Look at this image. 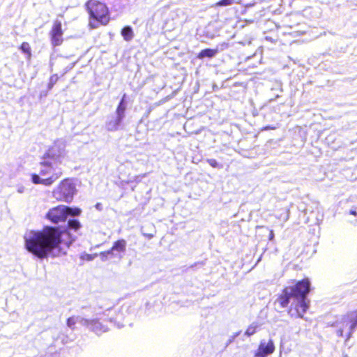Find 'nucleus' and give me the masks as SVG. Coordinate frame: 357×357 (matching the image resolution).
Instances as JSON below:
<instances>
[{"label":"nucleus","mask_w":357,"mask_h":357,"mask_svg":"<svg viewBox=\"0 0 357 357\" xmlns=\"http://www.w3.org/2000/svg\"><path fill=\"white\" fill-rule=\"evenodd\" d=\"M80 225L45 226L40 230H32L24 236L26 250L40 259H46L54 250L61 246L68 247L75 240L70 230L77 231Z\"/></svg>","instance_id":"1"},{"label":"nucleus","mask_w":357,"mask_h":357,"mask_svg":"<svg viewBox=\"0 0 357 357\" xmlns=\"http://www.w3.org/2000/svg\"><path fill=\"white\" fill-rule=\"evenodd\" d=\"M310 291V282L305 278L297 281L294 285L284 287L278 296L276 301L280 307L286 308L291 298L293 301L289 306V313H291V316L302 318L309 308L310 301L307 296Z\"/></svg>","instance_id":"2"},{"label":"nucleus","mask_w":357,"mask_h":357,"mask_svg":"<svg viewBox=\"0 0 357 357\" xmlns=\"http://www.w3.org/2000/svg\"><path fill=\"white\" fill-rule=\"evenodd\" d=\"M63 174V169L60 165L52 160L41 162L39 165V174H31V181L34 184H40L45 186H51Z\"/></svg>","instance_id":"3"},{"label":"nucleus","mask_w":357,"mask_h":357,"mask_svg":"<svg viewBox=\"0 0 357 357\" xmlns=\"http://www.w3.org/2000/svg\"><path fill=\"white\" fill-rule=\"evenodd\" d=\"M76 193V184L72 178L63 179L52 190L55 199L66 203H70Z\"/></svg>","instance_id":"4"},{"label":"nucleus","mask_w":357,"mask_h":357,"mask_svg":"<svg viewBox=\"0 0 357 357\" xmlns=\"http://www.w3.org/2000/svg\"><path fill=\"white\" fill-rule=\"evenodd\" d=\"M81 213L82 210L79 208L60 205L50 209L46 217L52 223H58L65 222L69 216L72 218L79 216Z\"/></svg>","instance_id":"5"},{"label":"nucleus","mask_w":357,"mask_h":357,"mask_svg":"<svg viewBox=\"0 0 357 357\" xmlns=\"http://www.w3.org/2000/svg\"><path fill=\"white\" fill-rule=\"evenodd\" d=\"M86 6L91 18L102 24H107L109 11L105 3L98 0H89L86 2Z\"/></svg>","instance_id":"6"},{"label":"nucleus","mask_w":357,"mask_h":357,"mask_svg":"<svg viewBox=\"0 0 357 357\" xmlns=\"http://www.w3.org/2000/svg\"><path fill=\"white\" fill-rule=\"evenodd\" d=\"M126 247V241L123 238L119 239L114 242L110 249L100 253V258L102 260L113 259H117L118 260H120L125 255Z\"/></svg>","instance_id":"7"},{"label":"nucleus","mask_w":357,"mask_h":357,"mask_svg":"<svg viewBox=\"0 0 357 357\" xmlns=\"http://www.w3.org/2000/svg\"><path fill=\"white\" fill-rule=\"evenodd\" d=\"M64 141L62 139L55 141L54 144L47 151L45 160H52L53 162H56L61 165L66 155Z\"/></svg>","instance_id":"8"},{"label":"nucleus","mask_w":357,"mask_h":357,"mask_svg":"<svg viewBox=\"0 0 357 357\" xmlns=\"http://www.w3.org/2000/svg\"><path fill=\"white\" fill-rule=\"evenodd\" d=\"M61 22L55 20L50 31L51 43L53 47L61 45L63 43Z\"/></svg>","instance_id":"9"},{"label":"nucleus","mask_w":357,"mask_h":357,"mask_svg":"<svg viewBox=\"0 0 357 357\" xmlns=\"http://www.w3.org/2000/svg\"><path fill=\"white\" fill-rule=\"evenodd\" d=\"M275 347L274 342L272 340H269L267 343L261 342L257 354H260L261 356L266 357L268 355L273 354L275 351Z\"/></svg>","instance_id":"10"},{"label":"nucleus","mask_w":357,"mask_h":357,"mask_svg":"<svg viewBox=\"0 0 357 357\" xmlns=\"http://www.w3.org/2000/svg\"><path fill=\"white\" fill-rule=\"evenodd\" d=\"M346 317L348 321L350 322L349 331L346 335L347 340H349L352 336V334L356 328H357V310H354L349 312Z\"/></svg>","instance_id":"11"},{"label":"nucleus","mask_w":357,"mask_h":357,"mask_svg":"<svg viewBox=\"0 0 357 357\" xmlns=\"http://www.w3.org/2000/svg\"><path fill=\"white\" fill-rule=\"evenodd\" d=\"M123 118H120V116L116 115V116H112L107 122H106V128L108 131H116L119 129L120 125L121 124Z\"/></svg>","instance_id":"12"},{"label":"nucleus","mask_w":357,"mask_h":357,"mask_svg":"<svg viewBox=\"0 0 357 357\" xmlns=\"http://www.w3.org/2000/svg\"><path fill=\"white\" fill-rule=\"evenodd\" d=\"M218 52L217 49H204L202 50L197 55L198 59H204V58H213L214 57Z\"/></svg>","instance_id":"13"},{"label":"nucleus","mask_w":357,"mask_h":357,"mask_svg":"<svg viewBox=\"0 0 357 357\" xmlns=\"http://www.w3.org/2000/svg\"><path fill=\"white\" fill-rule=\"evenodd\" d=\"M121 35L126 41H130L134 37L132 27L130 26L123 27L121 30Z\"/></svg>","instance_id":"14"},{"label":"nucleus","mask_w":357,"mask_h":357,"mask_svg":"<svg viewBox=\"0 0 357 357\" xmlns=\"http://www.w3.org/2000/svg\"><path fill=\"white\" fill-rule=\"evenodd\" d=\"M126 109V105L123 104H119L116 110V115L120 116V118L125 117V112Z\"/></svg>","instance_id":"15"},{"label":"nucleus","mask_w":357,"mask_h":357,"mask_svg":"<svg viewBox=\"0 0 357 357\" xmlns=\"http://www.w3.org/2000/svg\"><path fill=\"white\" fill-rule=\"evenodd\" d=\"M235 0H220L215 3V6H227L234 4Z\"/></svg>","instance_id":"16"},{"label":"nucleus","mask_w":357,"mask_h":357,"mask_svg":"<svg viewBox=\"0 0 357 357\" xmlns=\"http://www.w3.org/2000/svg\"><path fill=\"white\" fill-rule=\"evenodd\" d=\"M57 79L58 77L56 75H54L50 77V82L48 84L49 89H51L53 87L54 84L57 82Z\"/></svg>","instance_id":"17"},{"label":"nucleus","mask_w":357,"mask_h":357,"mask_svg":"<svg viewBox=\"0 0 357 357\" xmlns=\"http://www.w3.org/2000/svg\"><path fill=\"white\" fill-rule=\"evenodd\" d=\"M256 333V327L253 326H250L245 331V335L248 336H250Z\"/></svg>","instance_id":"18"},{"label":"nucleus","mask_w":357,"mask_h":357,"mask_svg":"<svg viewBox=\"0 0 357 357\" xmlns=\"http://www.w3.org/2000/svg\"><path fill=\"white\" fill-rule=\"evenodd\" d=\"M75 323H76V320H75V317H69L66 321V324H67L68 326L71 328H74V326H75Z\"/></svg>","instance_id":"19"},{"label":"nucleus","mask_w":357,"mask_h":357,"mask_svg":"<svg viewBox=\"0 0 357 357\" xmlns=\"http://www.w3.org/2000/svg\"><path fill=\"white\" fill-rule=\"evenodd\" d=\"M21 50L25 53H29V45L27 43H23L20 47Z\"/></svg>","instance_id":"20"},{"label":"nucleus","mask_w":357,"mask_h":357,"mask_svg":"<svg viewBox=\"0 0 357 357\" xmlns=\"http://www.w3.org/2000/svg\"><path fill=\"white\" fill-rule=\"evenodd\" d=\"M207 162L213 167H219V164L215 159H208Z\"/></svg>","instance_id":"21"},{"label":"nucleus","mask_w":357,"mask_h":357,"mask_svg":"<svg viewBox=\"0 0 357 357\" xmlns=\"http://www.w3.org/2000/svg\"><path fill=\"white\" fill-rule=\"evenodd\" d=\"M288 211L287 210H284V213L283 215L281 216L280 220V221H283V222H285L288 220Z\"/></svg>","instance_id":"22"},{"label":"nucleus","mask_w":357,"mask_h":357,"mask_svg":"<svg viewBox=\"0 0 357 357\" xmlns=\"http://www.w3.org/2000/svg\"><path fill=\"white\" fill-rule=\"evenodd\" d=\"M336 334L338 337H343L344 336V330L342 328H340L337 330Z\"/></svg>","instance_id":"23"},{"label":"nucleus","mask_w":357,"mask_h":357,"mask_svg":"<svg viewBox=\"0 0 357 357\" xmlns=\"http://www.w3.org/2000/svg\"><path fill=\"white\" fill-rule=\"evenodd\" d=\"M17 192L19 193H23L24 192V186H19L17 189Z\"/></svg>","instance_id":"24"},{"label":"nucleus","mask_w":357,"mask_h":357,"mask_svg":"<svg viewBox=\"0 0 357 357\" xmlns=\"http://www.w3.org/2000/svg\"><path fill=\"white\" fill-rule=\"evenodd\" d=\"M126 94H123L119 104H123V105H126Z\"/></svg>","instance_id":"25"},{"label":"nucleus","mask_w":357,"mask_h":357,"mask_svg":"<svg viewBox=\"0 0 357 357\" xmlns=\"http://www.w3.org/2000/svg\"><path fill=\"white\" fill-rule=\"evenodd\" d=\"M95 207L96 209H98V211H101L102 209V206L100 203H97L96 205H95Z\"/></svg>","instance_id":"26"},{"label":"nucleus","mask_w":357,"mask_h":357,"mask_svg":"<svg viewBox=\"0 0 357 357\" xmlns=\"http://www.w3.org/2000/svg\"><path fill=\"white\" fill-rule=\"evenodd\" d=\"M67 223L71 224V223H80L79 220L75 219H70Z\"/></svg>","instance_id":"27"},{"label":"nucleus","mask_w":357,"mask_h":357,"mask_svg":"<svg viewBox=\"0 0 357 357\" xmlns=\"http://www.w3.org/2000/svg\"><path fill=\"white\" fill-rule=\"evenodd\" d=\"M142 233H143V234H144V236H148L149 238H151V237H153V234H146V233H145L144 231H142Z\"/></svg>","instance_id":"28"},{"label":"nucleus","mask_w":357,"mask_h":357,"mask_svg":"<svg viewBox=\"0 0 357 357\" xmlns=\"http://www.w3.org/2000/svg\"><path fill=\"white\" fill-rule=\"evenodd\" d=\"M273 237H274V234L273 233V231H271L270 234H269V239L272 240L273 238Z\"/></svg>","instance_id":"29"},{"label":"nucleus","mask_w":357,"mask_h":357,"mask_svg":"<svg viewBox=\"0 0 357 357\" xmlns=\"http://www.w3.org/2000/svg\"><path fill=\"white\" fill-rule=\"evenodd\" d=\"M350 213H351V214H354V215H355V214L356 213V211H354V210H351V211H350Z\"/></svg>","instance_id":"30"}]
</instances>
